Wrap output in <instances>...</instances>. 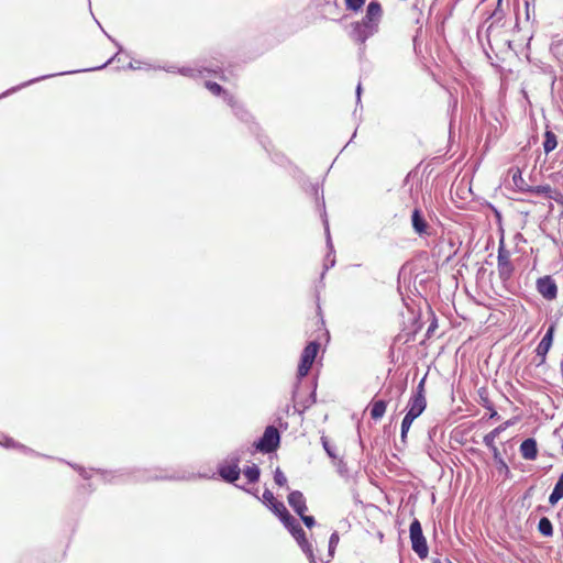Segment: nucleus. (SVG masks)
Listing matches in <instances>:
<instances>
[{"instance_id": "nucleus-1", "label": "nucleus", "mask_w": 563, "mask_h": 563, "mask_svg": "<svg viewBox=\"0 0 563 563\" xmlns=\"http://www.w3.org/2000/svg\"><path fill=\"white\" fill-rule=\"evenodd\" d=\"M68 464L71 468L76 470L79 475L84 479H89L91 477V470L88 471L85 467L66 462L64 460H59ZM93 471V468H92ZM95 472L99 473L104 483H121L124 482V477H132L137 482H147V481H192L196 477H202L201 475H196L195 473H190L184 470H168V468H144V470H135L133 472H124V471H103V470H95Z\"/></svg>"}, {"instance_id": "nucleus-2", "label": "nucleus", "mask_w": 563, "mask_h": 563, "mask_svg": "<svg viewBox=\"0 0 563 563\" xmlns=\"http://www.w3.org/2000/svg\"><path fill=\"white\" fill-rule=\"evenodd\" d=\"M241 453L233 452L228 457L219 464L218 474L220 477L227 483H234L240 478L241 470Z\"/></svg>"}, {"instance_id": "nucleus-3", "label": "nucleus", "mask_w": 563, "mask_h": 563, "mask_svg": "<svg viewBox=\"0 0 563 563\" xmlns=\"http://www.w3.org/2000/svg\"><path fill=\"white\" fill-rule=\"evenodd\" d=\"M410 540L412 550L417 553V555L423 560L428 556L429 549L427 544V540L423 536L421 523L418 519H413L410 523L409 528Z\"/></svg>"}, {"instance_id": "nucleus-4", "label": "nucleus", "mask_w": 563, "mask_h": 563, "mask_svg": "<svg viewBox=\"0 0 563 563\" xmlns=\"http://www.w3.org/2000/svg\"><path fill=\"white\" fill-rule=\"evenodd\" d=\"M280 442V434L276 427H266L263 435L254 443L257 451L262 453H272L277 450Z\"/></svg>"}, {"instance_id": "nucleus-5", "label": "nucleus", "mask_w": 563, "mask_h": 563, "mask_svg": "<svg viewBox=\"0 0 563 563\" xmlns=\"http://www.w3.org/2000/svg\"><path fill=\"white\" fill-rule=\"evenodd\" d=\"M314 325L317 327V336L316 339L311 340L307 346L305 347L303 352H319L320 350H324L327 343L329 341V333L323 327V321L320 316V308L317 307L316 316H314Z\"/></svg>"}, {"instance_id": "nucleus-6", "label": "nucleus", "mask_w": 563, "mask_h": 563, "mask_svg": "<svg viewBox=\"0 0 563 563\" xmlns=\"http://www.w3.org/2000/svg\"><path fill=\"white\" fill-rule=\"evenodd\" d=\"M497 269L500 279L508 280L511 278L515 267L511 263V254L505 246L504 241L499 242L498 256H497Z\"/></svg>"}, {"instance_id": "nucleus-7", "label": "nucleus", "mask_w": 563, "mask_h": 563, "mask_svg": "<svg viewBox=\"0 0 563 563\" xmlns=\"http://www.w3.org/2000/svg\"><path fill=\"white\" fill-rule=\"evenodd\" d=\"M537 290L547 300H554L558 296V286L551 276H544L537 280Z\"/></svg>"}, {"instance_id": "nucleus-8", "label": "nucleus", "mask_w": 563, "mask_h": 563, "mask_svg": "<svg viewBox=\"0 0 563 563\" xmlns=\"http://www.w3.org/2000/svg\"><path fill=\"white\" fill-rule=\"evenodd\" d=\"M526 192H531L534 195H543L549 199H553L558 202H563V196L558 190L552 189L550 185H540V186H529Z\"/></svg>"}, {"instance_id": "nucleus-9", "label": "nucleus", "mask_w": 563, "mask_h": 563, "mask_svg": "<svg viewBox=\"0 0 563 563\" xmlns=\"http://www.w3.org/2000/svg\"><path fill=\"white\" fill-rule=\"evenodd\" d=\"M288 504L292 508V510L299 516L307 510L306 498L300 490H292L289 493Z\"/></svg>"}, {"instance_id": "nucleus-10", "label": "nucleus", "mask_w": 563, "mask_h": 563, "mask_svg": "<svg viewBox=\"0 0 563 563\" xmlns=\"http://www.w3.org/2000/svg\"><path fill=\"white\" fill-rule=\"evenodd\" d=\"M521 456L527 461H534L538 456V444L536 439L528 438L523 440L519 448Z\"/></svg>"}, {"instance_id": "nucleus-11", "label": "nucleus", "mask_w": 563, "mask_h": 563, "mask_svg": "<svg viewBox=\"0 0 563 563\" xmlns=\"http://www.w3.org/2000/svg\"><path fill=\"white\" fill-rule=\"evenodd\" d=\"M383 14L382 5L378 1L373 0L368 3L366 9V14L364 16V24L366 26L371 25L372 23H376Z\"/></svg>"}, {"instance_id": "nucleus-12", "label": "nucleus", "mask_w": 563, "mask_h": 563, "mask_svg": "<svg viewBox=\"0 0 563 563\" xmlns=\"http://www.w3.org/2000/svg\"><path fill=\"white\" fill-rule=\"evenodd\" d=\"M282 522L284 527L289 531V533L295 538V540L302 539L305 531L294 516L287 515L285 518H282Z\"/></svg>"}, {"instance_id": "nucleus-13", "label": "nucleus", "mask_w": 563, "mask_h": 563, "mask_svg": "<svg viewBox=\"0 0 563 563\" xmlns=\"http://www.w3.org/2000/svg\"><path fill=\"white\" fill-rule=\"evenodd\" d=\"M427 407V400L426 397H416L411 396L408 405H407V412L408 415L418 418L426 409Z\"/></svg>"}, {"instance_id": "nucleus-14", "label": "nucleus", "mask_w": 563, "mask_h": 563, "mask_svg": "<svg viewBox=\"0 0 563 563\" xmlns=\"http://www.w3.org/2000/svg\"><path fill=\"white\" fill-rule=\"evenodd\" d=\"M514 424L512 420H507L500 426L496 427L494 430L484 435L483 442L487 448H497L495 444V440L501 432H504L507 428Z\"/></svg>"}, {"instance_id": "nucleus-15", "label": "nucleus", "mask_w": 563, "mask_h": 563, "mask_svg": "<svg viewBox=\"0 0 563 563\" xmlns=\"http://www.w3.org/2000/svg\"><path fill=\"white\" fill-rule=\"evenodd\" d=\"M411 223H412V228H413L415 232L418 233L419 235H424V234L428 235L429 234V232H428L429 224L427 223L423 216L421 214L420 209L413 210L412 216H411Z\"/></svg>"}, {"instance_id": "nucleus-16", "label": "nucleus", "mask_w": 563, "mask_h": 563, "mask_svg": "<svg viewBox=\"0 0 563 563\" xmlns=\"http://www.w3.org/2000/svg\"><path fill=\"white\" fill-rule=\"evenodd\" d=\"M317 355L318 354H302L297 372V376L299 379L305 377L309 373L310 368L316 362Z\"/></svg>"}, {"instance_id": "nucleus-17", "label": "nucleus", "mask_w": 563, "mask_h": 563, "mask_svg": "<svg viewBox=\"0 0 563 563\" xmlns=\"http://www.w3.org/2000/svg\"><path fill=\"white\" fill-rule=\"evenodd\" d=\"M509 174L511 176L515 188L519 191L526 192L529 188V185L523 179L521 169L519 167H511L509 169Z\"/></svg>"}, {"instance_id": "nucleus-18", "label": "nucleus", "mask_w": 563, "mask_h": 563, "mask_svg": "<svg viewBox=\"0 0 563 563\" xmlns=\"http://www.w3.org/2000/svg\"><path fill=\"white\" fill-rule=\"evenodd\" d=\"M478 395L481 398V400H479L481 406H483L485 409H487L489 411L488 418L489 419H499L498 412L495 410L493 402L488 398L487 390L485 388H481L478 390Z\"/></svg>"}, {"instance_id": "nucleus-19", "label": "nucleus", "mask_w": 563, "mask_h": 563, "mask_svg": "<svg viewBox=\"0 0 563 563\" xmlns=\"http://www.w3.org/2000/svg\"><path fill=\"white\" fill-rule=\"evenodd\" d=\"M488 449L493 453V457H494V461L496 463V467H497L498 472L504 474L506 477H509L510 476V470H509L507 463L505 462V460L501 457L498 448H488Z\"/></svg>"}, {"instance_id": "nucleus-20", "label": "nucleus", "mask_w": 563, "mask_h": 563, "mask_svg": "<svg viewBox=\"0 0 563 563\" xmlns=\"http://www.w3.org/2000/svg\"><path fill=\"white\" fill-rule=\"evenodd\" d=\"M0 444L3 445L4 448H12V449H19L21 452H23L24 454H30V455H34V456H38L40 454L36 453L34 450L21 444V443H18L15 442L12 438H8V437H4L3 438V441H0Z\"/></svg>"}, {"instance_id": "nucleus-21", "label": "nucleus", "mask_w": 563, "mask_h": 563, "mask_svg": "<svg viewBox=\"0 0 563 563\" xmlns=\"http://www.w3.org/2000/svg\"><path fill=\"white\" fill-rule=\"evenodd\" d=\"M386 408H387V400H385V399L374 400L371 404L372 419H374V420L380 419L385 415Z\"/></svg>"}, {"instance_id": "nucleus-22", "label": "nucleus", "mask_w": 563, "mask_h": 563, "mask_svg": "<svg viewBox=\"0 0 563 563\" xmlns=\"http://www.w3.org/2000/svg\"><path fill=\"white\" fill-rule=\"evenodd\" d=\"M563 498V473L560 475L558 482L554 485L552 493L549 496V503L554 506Z\"/></svg>"}, {"instance_id": "nucleus-23", "label": "nucleus", "mask_w": 563, "mask_h": 563, "mask_svg": "<svg viewBox=\"0 0 563 563\" xmlns=\"http://www.w3.org/2000/svg\"><path fill=\"white\" fill-rule=\"evenodd\" d=\"M554 333V325H550L547 333L542 338L541 342L537 347V352H548L552 345Z\"/></svg>"}, {"instance_id": "nucleus-24", "label": "nucleus", "mask_w": 563, "mask_h": 563, "mask_svg": "<svg viewBox=\"0 0 563 563\" xmlns=\"http://www.w3.org/2000/svg\"><path fill=\"white\" fill-rule=\"evenodd\" d=\"M302 552L308 556L310 563H318L311 543L308 542L306 538V533L302 536V539L296 540Z\"/></svg>"}, {"instance_id": "nucleus-25", "label": "nucleus", "mask_w": 563, "mask_h": 563, "mask_svg": "<svg viewBox=\"0 0 563 563\" xmlns=\"http://www.w3.org/2000/svg\"><path fill=\"white\" fill-rule=\"evenodd\" d=\"M538 531L544 537L553 536V525L548 517H542L538 523Z\"/></svg>"}, {"instance_id": "nucleus-26", "label": "nucleus", "mask_w": 563, "mask_h": 563, "mask_svg": "<svg viewBox=\"0 0 563 563\" xmlns=\"http://www.w3.org/2000/svg\"><path fill=\"white\" fill-rule=\"evenodd\" d=\"M558 145L556 135L552 131H545L544 133V142H543V148L544 152L548 154L552 152Z\"/></svg>"}, {"instance_id": "nucleus-27", "label": "nucleus", "mask_w": 563, "mask_h": 563, "mask_svg": "<svg viewBox=\"0 0 563 563\" xmlns=\"http://www.w3.org/2000/svg\"><path fill=\"white\" fill-rule=\"evenodd\" d=\"M244 475L250 483H256L260 479V475H261L260 467L256 464H253L252 466H247L244 470Z\"/></svg>"}, {"instance_id": "nucleus-28", "label": "nucleus", "mask_w": 563, "mask_h": 563, "mask_svg": "<svg viewBox=\"0 0 563 563\" xmlns=\"http://www.w3.org/2000/svg\"><path fill=\"white\" fill-rule=\"evenodd\" d=\"M269 509L279 518L282 521V518H285L287 515H290L285 505L282 501L275 500Z\"/></svg>"}, {"instance_id": "nucleus-29", "label": "nucleus", "mask_w": 563, "mask_h": 563, "mask_svg": "<svg viewBox=\"0 0 563 563\" xmlns=\"http://www.w3.org/2000/svg\"><path fill=\"white\" fill-rule=\"evenodd\" d=\"M366 0H344L345 8L349 11L357 12L365 4Z\"/></svg>"}, {"instance_id": "nucleus-30", "label": "nucleus", "mask_w": 563, "mask_h": 563, "mask_svg": "<svg viewBox=\"0 0 563 563\" xmlns=\"http://www.w3.org/2000/svg\"><path fill=\"white\" fill-rule=\"evenodd\" d=\"M205 87L213 95V96H221L224 93V89L217 82L213 81H206Z\"/></svg>"}, {"instance_id": "nucleus-31", "label": "nucleus", "mask_w": 563, "mask_h": 563, "mask_svg": "<svg viewBox=\"0 0 563 563\" xmlns=\"http://www.w3.org/2000/svg\"><path fill=\"white\" fill-rule=\"evenodd\" d=\"M321 443L328 456L331 457L332 460L336 459L335 448L330 444L327 437H321Z\"/></svg>"}, {"instance_id": "nucleus-32", "label": "nucleus", "mask_w": 563, "mask_h": 563, "mask_svg": "<svg viewBox=\"0 0 563 563\" xmlns=\"http://www.w3.org/2000/svg\"><path fill=\"white\" fill-rule=\"evenodd\" d=\"M340 537L336 531L332 532L329 539V555L332 558L339 543Z\"/></svg>"}, {"instance_id": "nucleus-33", "label": "nucleus", "mask_w": 563, "mask_h": 563, "mask_svg": "<svg viewBox=\"0 0 563 563\" xmlns=\"http://www.w3.org/2000/svg\"><path fill=\"white\" fill-rule=\"evenodd\" d=\"M274 482L278 486H285L287 484V478L279 467L274 472Z\"/></svg>"}, {"instance_id": "nucleus-34", "label": "nucleus", "mask_w": 563, "mask_h": 563, "mask_svg": "<svg viewBox=\"0 0 563 563\" xmlns=\"http://www.w3.org/2000/svg\"><path fill=\"white\" fill-rule=\"evenodd\" d=\"M415 417L406 413L402 421H401V430H404V432H409V429L412 424V422L415 421Z\"/></svg>"}, {"instance_id": "nucleus-35", "label": "nucleus", "mask_w": 563, "mask_h": 563, "mask_svg": "<svg viewBox=\"0 0 563 563\" xmlns=\"http://www.w3.org/2000/svg\"><path fill=\"white\" fill-rule=\"evenodd\" d=\"M424 383H426V376L419 382V384L417 385L412 396H416V397H426L424 393Z\"/></svg>"}, {"instance_id": "nucleus-36", "label": "nucleus", "mask_w": 563, "mask_h": 563, "mask_svg": "<svg viewBox=\"0 0 563 563\" xmlns=\"http://www.w3.org/2000/svg\"><path fill=\"white\" fill-rule=\"evenodd\" d=\"M301 521L305 523L307 528H312L316 525V520L312 516H308L305 512L299 515Z\"/></svg>"}, {"instance_id": "nucleus-37", "label": "nucleus", "mask_w": 563, "mask_h": 563, "mask_svg": "<svg viewBox=\"0 0 563 563\" xmlns=\"http://www.w3.org/2000/svg\"><path fill=\"white\" fill-rule=\"evenodd\" d=\"M274 494L269 489H265L263 493V501L268 505V507L275 501Z\"/></svg>"}, {"instance_id": "nucleus-38", "label": "nucleus", "mask_w": 563, "mask_h": 563, "mask_svg": "<svg viewBox=\"0 0 563 563\" xmlns=\"http://www.w3.org/2000/svg\"><path fill=\"white\" fill-rule=\"evenodd\" d=\"M431 314H432V321H431V323H430V325H429V328H428V330H427V334H428L429 336H430V335H431V334L437 330V328H438V321H437V319H435L434 314H433V313H431Z\"/></svg>"}, {"instance_id": "nucleus-39", "label": "nucleus", "mask_w": 563, "mask_h": 563, "mask_svg": "<svg viewBox=\"0 0 563 563\" xmlns=\"http://www.w3.org/2000/svg\"><path fill=\"white\" fill-rule=\"evenodd\" d=\"M407 434H408V432H404V430H400V442H401L402 446H405L407 443Z\"/></svg>"}, {"instance_id": "nucleus-40", "label": "nucleus", "mask_w": 563, "mask_h": 563, "mask_svg": "<svg viewBox=\"0 0 563 563\" xmlns=\"http://www.w3.org/2000/svg\"><path fill=\"white\" fill-rule=\"evenodd\" d=\"M540 355L542 356L541 362H543V361H544V358H545V355H547V354H545V353H542V354H540Z\"/></svg>"}, {"instance_id": "nucleus-41", "label": "nucleus", "mask_w": 563, "mask_h": 563, "mask_svg": "<svg viewBox=\"0 0 563 563\" xmlns=\"http://www.w3.org/2000/svg\"><path fill=\"white\" fill-rule=\"evenodd\" d=\"M405 387L404 386H400L399 388V393L401 394L404 391Z\"/></svg>"}, {"instance_id": "nucleus-42", "label": "nucleus", "mask_w": 563, "mask_h": 563, "mask_svg": "<svg viewBox=\"0 0 563 563\" xmlns=\"http://www.w3.org/2000/svg\"><path fill=\"white\" fill-rule=\"evenodd\" d=\"M434 563H440V561H439V560H437Z\"/></svg>"}]
</instances>
